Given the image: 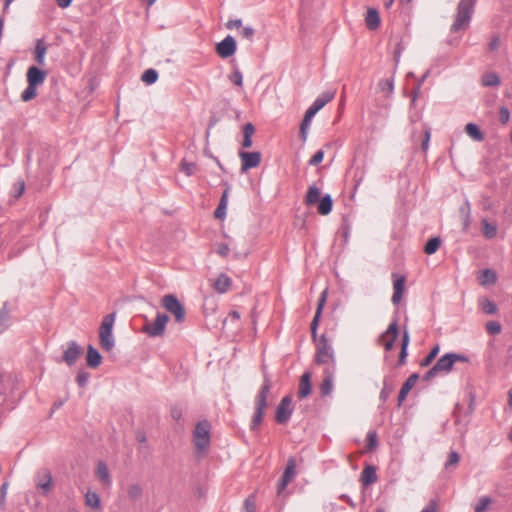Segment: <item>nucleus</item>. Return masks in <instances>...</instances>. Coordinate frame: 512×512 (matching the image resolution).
<instances>
[{
	"label": "nucleus",
	"instance_id": "nucleus-1",
	"mask_svg": "<svg viewBox=\"0 0 512 512\" xmlns=\"http://www.w3.org/2000/svg\"><path fill=\"white\" fill-rule=\"evenodd\" d=\"M272 387L271 379L268 374H264L263 383L255 398V412L250 424V430L255 431L262 423L265 409L267 407V397Z\"/></svg>",
	"mask_w": 512,
	"mask_h": 512
},
{
	"label": "nucleus",
	"instance_id": "nucleus-2",
	"mask_svg": "<svg viewBox=\"0 0 512 512\" xmlns=\"http://www.w3.org/2000/svg\"><path fill=\"white\" fill-rule=\"evenodd\" d=\"M335 97V92L325 91L321 93L312 105L306 110L304 118L300 125V137L303 141L307 139V129L310 126L312 118L321 110L327 103L332 101Z\"/></svg>",
	"mask_w": 512,
	"mask_h": 512
},
{
	"label": "nucleus",
	"instance_id": "nucleus-3",
	"mask_svg": "<svg viewBox=\"0 0 512 512\" xmlns=\"http://www.w3.org/2000/svg\"><path fill=\"white\" fill-rule=\"evenodd\" d=\"M477 0H460L457 5L455 20L450 27L452 33L469 27Z\"/></svg>",
	"mask_w": 512,
	"mask_h": 512
},
{
	"label": "nucleus",
	"instance_id": "nucleus-4",
	"mask_svg": "<svg viewBox=\"0 0 512 512\" xmlns=\"http://www.w3.org/2000/svg\"><path fill=\"white\" fill-rule=\"evenodd\" d=\"M211 425L207 420L196 424L193 432V442L198 454H204L210 445Z\"/></svg>",
	"mask_w": 512,
	"mask_h": 512
},
{
	"label": "nucleus",
	"instance_id": "nucleus-5",
	"mask_svg": "<svg viewBox=\"0 0 512 512\" xmlns=\"http://www.w3.org/2000/svg\"><path fill=\"white\" fill-rule=\"evenodd\" d=\"M161 305L166 311L171 313L177 323H183L186 319V311L183 304L173 294L164 295L161 299Z\"/></svg>",
	"mask_w": 512,
	"mask_h": 512
},
{
	"label": "nucleus",
	"instance_id": "nucleus-6",
	"mask_svg": "<svg viewBox=\"0 0 512 512\" xmlns=\"http://www.w3.org/2000/svg\"><path fill=\"white\" fill-rule=\"evenodd\" d=\"M315 362L328 364L327 367H335L334 351L325 335H322L317 343Z\"/></svg>",
	"mask_w": 512,
	"mask_h": 512
},
{
	"label": "nucleus",
	"instance_id": "nucleus-7",
	"mask_svg": "<svg viewBox=\"0 0 512 512\" xmlns=\"http://www.w3.org/2000/svg\"><path fill=\"white\" fill-rule=\"evenodd\" d=\"M453 359L450 356V353L444 354L440 357L437 362L430 368L423 376L424 381H430L434 377H436L439 373H449L453 368Z\"/></svg>",
	"mask_w": 512,
	"mask_h": 512
},
{
	"label": "nucleus",
	"instance_id": "nucleus-8",
	"mask_svg": "<svg viewBox=\"0 0 512 512\" xmlns=\"http://www.w3.org/2000/svg\"><path fill=\"white\" fill-rule=\"evenodd\" d=\"M168 321L169 317L166 314L158 312L155 320L152 323L145 324L142 330L150 337L163 336Z\"/></svg>",
	"mask_w": 512,
	"mask_h": 512
},
{
	"label": "nucleus",
	"instance_id": "nucleus-9",
	"mask_svg": "<svg viewBox=\"0 0 512 512\" xmlns=\"http://www.w3.org/2000/svg\"><path fill=\"white\" fill-rule=\"evenodd\" d=\"M292 397L290 395L284 396L278 404L275 412V421L278 424H286L292 416Z\"/></svg>",
	"mask_w": 512,
	"mask_h": 512
},
{
	"label": "nucleus",
	"instance_id": "nucleus-10",
	"mask_svg": "<svg viewBox=\"0 0 512 512\" xmlns=\"http://www.w3.org/2000/svg\"><path fill=\"white\" fill-rule=\"evenodd\" d=\"M63 348V361L69 366H73L83 353L82 347L74 340L67 342Z\"/></svg>",
	"mask_w": 512,
	"mask_h": 512
},
{
	"label": "nucleus",
	"instance_id": "nucleus-11",
	"mask_svg": "<svg viewBox=\"0 0 512 512\" xmlns=\"http://www.w3.org/2000/svg\"><path fill=\"white\" fill-rule=\"evenodd\" d=\"M35 485L41 489L43 495H47L53 488L52 475L49 469L43 468L34 476Z\"/></svg>",
	"mask_w": 512,
	"mask_h": 512
},
{
	"label": "nucleus",
	"instance_id": "nucleus-12",
	"mask_svg": "<svg viewBox=\"0 0 512 512\" xmlns=\"http://www.w3.org/2000/svg\"><path fill=\"white\" fill-rule=\"evenodd\" d=\"M239 157L241 159V173L247 172L249 169L256 168L261 163L260 152H245L239 151Z\"/></svg>",
	"mask_w": 512,
	"mask_h": 512
},
{
	"label": "nucleus",
	"instance_id": "nucleus-13",
	"mask_svg": "<svg viewBox=\"0 0 512 512\" xmlns=\"http://www.w3.org/2000/svg\"><path fill=\"white\" fill-rule=\"evenodd\" d=\"M296 476V461L293 457L287 460V465L283 475L278 483L277 493L280 495L287 487L288 483Z\"/></svg>",
	"mask_w": 512,
	"mask_h": 512
},
{
	"label": "nucleus",
	"instance_id": "nucleus-14",
	"mask_svg": "<svg viewBox=\"0 0 512 512\" xmlns=\"http://www.w3.org/2000/svg\"><path fill=\"white\" fill-rule=\"evenodd\" d=\"M236 49V41L231 35H227L216 45V53L223 59L231 57L236 52Z\"/></svg>",
	"mask_w": 512,
	"mask_h": 512
},
{
	"label": "nucleus",
	"instance_id": "nucleus-15",
	"mask_svg": "<svg viewBox=\"0 0 512 512\" xmlns=\"http://www.w3.org/2000/svg\"><path fill=\"white\" fill-rule=\"evenodd\" d=\"M326 299H327V290H324L319 299H318V304H317V309H316V312H315V315L311 321V324H310V329H311V336L313 338V340L315 341L316 340V336H317V329H318V326H319V322H320V318H321V314H322V311H323V308L325 306V303H326Z\"/></svg>",
	"mask_w": 512,
	"mask_h": 512
},
{
	"label": "nucleus",
	"instance_id": "nucleus-16",
	"mask_svg": "<svg viewBox=\"0 0 512 512\" xmlns=\"http://www.w3.org/2000/svg\"><path fill=\"white\" fill-rule=\"evenodd\" d=\"M335 367H326L324 369V379L320 385V392L322 396H328L333 391V378Z\"/></svg>",
	"mask_w": 512,
	"mask_h": 512
},
{
	"label": "nucleus",
	"instance_id": "nucleus-17",
	"mask_svg": "<svg viewBox=\"0 0 512 512\" xmlns=\"http://www.w3.org/2000/svg\"><path fill=\"white\" fill-rule=\"evenodd\" d=\"M419 379L418 373L411 374L407 380L403 383L399 394H398V406L400 407L403 403V401L406 399L407 394L410 392V390L415 386Z\"/></svg>",
	"mask_w": 512,
	"mask_h": 512
},
{
	"label": "nucleus",
	"instance_id": "nucleus-18",
	"mask_svg": "<svg viewBox=\"0 0 512 512\" xmlns=\"http://www.w3.org/2000/svg\"><path fill=\"white\" fill-rule=\"evenodd\" d=\"M223 184L225 185L226 188L223 191L222 196L219 201V204H218V207L216 208V210L214 212L215 218L220 219V220H223L226 216V210H227V205H228V195H229V192L231 189L230 185L227 182H224Z\"/></svg>",
	"mask_w": 512,
	"mask_h": 512
},
{
	"label": "nucleus",
	"instance_id": "nucleus-19",
	"mask_svg": "<svg viewBox=\"0 0 512 512\" xmlns=\"http://www.w3.org/2000/svg\"><path fill=\"white\" fill-rule=\"evenodd\" d=\"M27 82L34 86L41 85L46 78V72L36 66H30L27 70Z\"/></svg>",
	"mask_w": 512,
	"mask_h": 512
},
{
	"label": "nucleus",
	"instance_id": "nucleus-20",
	"mask_svg": "<svg viewBox=\"0 0 512 512\" xmlns=\"http://www.w3.org/2000/svg\"><path fill=\"white\" fill-rule=\"evenodd\" d=\"M99 341L101 348L106 352L112 351L115 346L112 331L99 330Z\"/></svg>",
	"mask_w": 512,
	"mask_h": 512
},
{
	"label": "nucleus",
	"instance_id": "nucleus-21",
	"mask_svg": "<svg viewBox=\"0 0 512 512\" xmlns=\"http://www.w3.org/2000/svg\"><path fill=\"white\" fill-rule=\"evenodd\" d=\"M232 280L231 278L226 275L225 273H221L216 280L213 283V288L218 293H226L230 286H231Z\"/></svg>",
	"mask_w": 512,
	"mask_h": 512
},
{
	"label": "nucleus",
	"instance_id": "nucleus-22",
	"mask_svg": "<svg viewBox=\"0 0 512 512\" xmlns=\"http://www.w3.org/2000/svg\"><path fill=\"white\" fill-rule=\"evenodd\" d=\"M311 374L305 372L300 379L298 397L300 399L307 397L311 393Z\"/></svg>",
	"mask_w": 512,
	"mask_h": 512
},
{
	"label": "nucleus",
	"instance_id": "nucleus-23",
	"mask_svg": "<svg viewBox=\"0 0 512 512\" xmlns=\"http://www.w3.org/2000/svg\"><path fill=\"white\" fill-rule=\"evenodd\" d=\"M365 22L369 30H376L381 23L379 12L375 8H369L365 17Z\"/></svg>",
	"mask_w": 512,
	"mask_h": 512
},
{
	"label": "nucleus",
	"instance_id": "nucleus-24",
	"mask_svg": "<svg viewBox=\"0 0 512 512\" xmlns=\"http://www.w3.org/2000/svg\"><path fill=\"white\" fill-rule=\"evenodd\" d=\"M87 365L91 368H97L102 363V356L92 345L87 348Z\"/></svg>",
	"mask_w": 512,
	"mask_h": 512
},
{
	"label": "nucleus",
	"instance_id": "nucleus-25",
	"mask_svg": "<svg viewBox=\"0 0 512 512\" xmlns=\"http://www.w3.org/2000/svg\"><path fill=\"white\" fill-rule=\"evenodd\" d=\"M377 481L376 468L372 465H367L361 473V482L364 486L371 485Z\"/></svg>",
	"mask_w": 512,
	"mask_h": 512
},
{
	"label": "nucleus",
	"instance_id": "nucleus-26",
	"mask_svg": "<svg viewBox=\"0 0 512 512\" xmlns=\"http://www.w3.org/2000/svg\"><path fill=\"white\" fill-rule=\"evenodd\" d=\"M481 85L483 87L497 88L501 84L499 75L496 72H486L481 76Z\"/></svg>",
	"mask_w": 512,
	"mask_h": 512
},
{
	"label": "nucleus",
	"instance_id": "nucleus-27",
	"mask_svg": "<svg viewBox=\"0 0 512 512\" xmlns=\"http://www.w3.org/2000/svg\"><path fill=\"white\" fill-rule=\"evenodd\" d=\"M96 476L106 487L111 485V477L108 471V467L103 461H99L96 468Z\"/></svg>",
	"mask_w": 512,
	"mask_h": 512
},
{
	"label": "nucleus",
	"instance_id": "nucleus-28",
	"mask_svg": "<svg viewBox=\"0 0 512 512\" xmlns=\"http://www.w3.org/2000/svg\"><path fill=\"white\" fill-rule=\"evenodd\" d=\"M410 337L408 331H404L403 338L401 342V350L398 358V366H403L406 364L407 356H408V345H409Z\"/></svg>",
	"mask_w": 512,
	"mask_h": 512
},
{
	"label": "nucleus",
	"instance_id": "nucleus-29",
	"mask_svg": "<svg viewBox=\"0 0 512 512\" xmlns=\"http://www.w3.org/2000/svg\"><path fill=\"white\" fill-rule=\"evenodd\" d=\"M255 133V127L252 123L248 122L243 126V148H250L253 145L252 136Z\"/></svg>",
	"mask_w": 512,
	"mask_h": 512
},
{
	"label": "nucleus",
	"instance_id": "nucleus-30",
	"mask_svg": "<svg viewBox=\"0 0 512 512\" xmlns=\"http://www.w3.org/2000/svg\"><path fill=\"white\" fill-rule=\"evenodd\" d=\"M465 132L469 137H471L473 140L477 142H482L484 140V134L480 130L479 126L475 123H468L465 126Z\"/></svg>",
	"mask_w": 512,
	"mask_h": 512
},
{
	"label": "nucleus",
	"instance_id": "nucleus-31",
	"mask_svg": "<svg viewBox=\"0 0 512 512\" xmlns=\"http://www.w3.org/2000/svg\"><path fill=\"white\" fill-rule=\"evenodd\" d=\"M482 233L486 239H494L497 236L498 228L494 223H490L487 219L481 221Z\"/></svg>",
	"mask_w": 512,
	"mask_h": 512
},
{
	"label": "nucleus",
	"instance_id": "nucleus-32",
	"mask_svg": "<svg viewBox=\"0 0 512 512\" xmlns=\"http://www.w3.org/2000/svg\"><path fill=\"white\" fill-rule=\"evenodd\" d=\"M333 208V200L332 197L327 194L324 197H322L319 201L318 205V213L321 215H328Z\"/></svg>",
	"mask_w": 512,
	"mask_h": 512
},
{
	"label": "nucleus",
	"instance_id": "nucleus-33",
	"mask_svg": "<svg viewBox=\"0 0 512 512\" xmlns=\"http://www.w3.org/2000/svg\"><path fill=\"white\" fill-rule=\"evenodd\" d=\"M47 47L42 39H38L35 47V60L39 65L45 64V54Z\"/></svg>",
	"mask_w": 512,
	"mask_h": 512
},
{
	"label": "nucleus",
	"instance_id": "nucleus-34",
	"mask_svg": "<svg viewBox=\"0 0 512 512\" xmlns=\"http://www.w3.org/2000/svg\"><path fill=\"white\" fill-rule=\"evenodd\" d=\"M9 309L8 302H4L2 308L0 309V333L4 332L9 326Z\"/></svg>",
	"mask_w": 512,
	"mask_h": 512
},
{
	"label": "nucleus",
	"instance_id": "nucleus-35",
	"mask_svg": "<svg viewBox=\"0 0 512 512\" xmlns=\"http://www.w3.org/2000/svg\"><path fill=\"white\" fill-rule=\"evenodd\" d=\"M319 201H320V190L315 185L310 186L307 191L306 197H305V202L308 205H313Z\"/></svg>",
	"mask_w": 512,
	"mask_h": 512
},
{
	"label": "nucleus",
	"instance_id": "nucleus-36",
	"mask_svg": "<svg viewBox=\"0 0 512 512\" xmlns=\"http://www.w3.org/2000/svg\"><path fill=\"white\" fill-rule=\"evenodd\" d=\"M440 245L441 239L439 237H432L426 242L424 252L428 255H432L439 249Z\"/></svg>",
	"mask_w": 512,
	"mask_h": 512
},
{
	"label": "nucleus",
	"instance_id": "nucleus-37",
	"mask_svg": "<svg viewBox=\"0 0 512 512\" xmlns=\"http://www.w3.org/2000/svg\"><path fill=\"white\" fill-rule=\"evenodd\" d=\"M399 334L398 322L397 319H394L388 326L385 332L380 335L381 339H386L388 337L397 338Z\"/></svg>",
	"mask_w": 512,
	"mask_h": 512
},
{
	"label": "nucleus",
	"instance_id": "nucleus-38",
	"mask_svg": "<svg viewBox=\"0 0 512 512\" xmlns=\"http://www.w3.org/2000/svg\"><path fill=\"white\" fill-rule=\"evenodd\" d=\"M141 80L147 85H152L158 80V72L152 68L147 69L142 74Z\"/></svg>",
	"mask_w": 512,
	"mask_h": 512
},
{
	"label": "nucleus",
	"instance_id": "nucleus-39",
	"mask_svg": "<svg viewBox=\"0 0 512 512\" xmlns=\"http://www.w3.org/2000/svg\"><path fill=\"white\" fill-rule=\"evenodd\" d=\"M480 306L484 313L488 315L495 314L498 311L496 304L487 298H484L480 302Z\"/></svg>",
	"mask_w": 512,
	"mask_h": 512
},
{
	"label": "nucleus",
	"instance_id": "nucleus-40",
	"mask_svg": "<svg viewBox=\"0 0 512 512\" xmlns=\"http://www.w3.org/2000/svg\"><path fill=\"white\" fill-rule=\"evenodd\" d=\"M439 350H440L439 345H438V344H437V345H435V346L431 349V351L428 353V355H427L424 359H422V360H421V362H420V366H421V367H427V366H429V365L433 362V360L437 357V355H438V353H439Z\"/></svg>",
	"mask_w": 512,
	"mask_h": 512
},
{
	"label": "nucleus",
	"instance_id": "nucleus-41",
	"mask_svg": "<svg viewBox=\"0 0 512 512\" xmlns=\"http://www.w3.org/2000/svg\"><path fill=\"white\" fill-rule=\"evenodd\" d=\"M114 322H115V313L107 314L103 318L99 330H102V331H112Z\"/></svg>",
	"mask_w": 512,
	"mask_h": 512
},
{
	"label": "nucleus",
	"instance_id": "nucleus-42",
	"mask_svg": "<svg viewBox=\"0 0 512 512\" xmlns=\"http://www.w3.org/2000/svg\"><path fill=\"white\" fill-rule=\"evenodd\" d=\"M85 502L92 508H98L100 506V498L95 492H87L85 495Z\"/></svg>",
	"mask_w": 512,
	"mask_h": 512
},
{
	"label": "nucleus",
	"instance_id": "nucleus-43",
	"mask_svg": "<svg viewBox=\"0 0 512 512\" xmlns=\"http://www.w3.org/2000/svg\"><path fill=\"white\" fill-rule=\"evenodd\" d=\"M127 494L131 500L136 501L142 495V488L139 484H132L128 487Z\"/></svg>",
	"mask_w": 512,
	"mask_h": 512
},
{
	"label": "nucleus",
	"instance_id": "nucleus-44",
	"mask_svg": "<svg viewBox=\"0 0 512 512\" xmlns=\"http://www.w3.org/2000/svg\"><path fill=\"white\" fill-rule=\"evenodd\" d=\"M36 89L37 86L28 83L26 89L21 94L22 101L27 102L32 100L36 96Z\"/></svg>",
	"mask_w": 512,
	"mask_h": 512
},
{
	"label": "nucleus",
	"instance_id": "nucleus-45",
	"mask_svg": "<svg viewBox=\"0 0 512 512\" xmlns=\"http://www.w3.org/2000/svg\"><path fill=\"white\" fill-rule=\"evenodd\" d=\"M492 503V499L488 496L481 497L474 507L475 512H485L488 506Z\"/></svg>",
	"mask_w": 512,
	"mask_h": 512
},
{
	"label": "nucleus",
	"instance_id": "nucleus-46",
	"mask_svg": "<svg viewBox=\"0 0 512 512\" xmlns=\"http://www.w3.org/2000/svg\"><path fill=\"white\" fill-rule=\"evenodd\" d=\"M502 326L498 321H489L486 323V331L489 335H498L501 333Z\"/></svg>",
	"mask_w": 512,
	"mask_h": 512
},
{
	"label": "nucleus",
	"instance_id": "nucleus-47",
	"mask_svg": "<svg viewBox=\"0 0 512 512\" xmlns=\"http://www.w3.org/2000/svg\"><path fill=\"white\" fill-rule=\"evenodd\" d=\"M181 171L185 173L186 176H191L195 173L197 166L193 162H187L185 160H182L181 164Z\"/></svg>",
	"mask_w": 512,
	"mask_h": 512
},
{
	"label": "nucleus",
	"instance_id": "nucleus-48",
	"mask_svg": "<svg viewBox=\"0 0 512 512\" xmlns=\"http://www.w3.org/2000/svg\"><path fill=\"white\" fill-rule=\"evenodd\" d=\"M378 86L382 91H387L389 94H391L394 90L393 77L380 80Z\"/></svg>",
	"mask_w": 512,
	"mask_h": 512
},
{
	"label": "nucleus",
	"instance_id": "nucleus-49",
	"mask_svg": "<svg viewBox=\"0 0 512 512\" xmlns=\"http://www.w3.org/2000/svg\"><path fill=\"white\" fill-rule=\"evenodd\" d=\"M89 378H90V373L87 372L86 370L81 369L78 371V374L76 377V382L79 387H85L89 381Z\"/></svg>",
	"mask_w": 512,
	"mask_h": 512
},
{
	"label": "nucleus",
	"instance_id": "nucleus-50",
	"mask_svg": "<svg viewBox=\"0 0 512 512\" xmlns=\"http://www.w3.org/2000/svg\"><path fill=\"white\" fill-rule=\"evenodd\" d=\"M377 446V433L376 431H369L367 433V450L373 451Z\"/></svg>",
	"mask_w": 512,
	"mask_h": 512
},
{
	"label": "nucleus",
	"instance_id": "nucleus-51",
	"mask_svg": "<svg viewBox=\"0 0 512 512\" xmlns=\"http://www.w3.org/2000/svg\"><path fill=\"white\" fill-rule=\"evenodd\" d=\"M460 456L456 451H451L448 455V459L445 463V468L448 469L451 466H455L459 463Z\"/></svg>",
	"mask_w": 512,
	"mask_h": 512
},
{
	"label": "nucleus",
	"instance_id": "nucleus-52",
	"mask_svg": "<svg viewBox=\"0 0 512 512\" xmlns=\"http://www.w3.org/2000/svg\"><path fill=\"white\" fill-rule=\"evenodd\" d=\"M429 75V71H426L425 74L421 77V79L419 80L417 86L415 89H413L412 91V100H411V104H415L416 102V99L418 97V94H419V91H420V87L421 85L424 83L425 79L428 77Z\"/></svg>",
	"mask_w": 512,
	"mask_h": 512
},
{
	"label": "nucleus",
	"instance_id": "nucleus-53",
	"mask_svg": "<svg viewBox=\"0 0 512 512\" xmlns=\"http://www.w3.org/2000/svg\"><path fill=\"white\" fill-rule=\"evenodd\" d=\"M256 504L254 500V495L249 496L244 501L243 512H255Z\"/></svg>",
	"mask_w": 512,
	"mask_h": 512
},
{
	"label": "nucleus",
	"instance_id": "nucleus-54",
	"mask_svg": "<svg viewBox=\"0 0 512 512\" xmlns=\"http://www.w3.org/2000/svg\"><path fill=\"white\" fill-rule=\"evenodd\" d=\"M406 278L404 276H400L394 280L393 289L394 292L402 293L404 292Z\"/></svg>",
	"mask_w": 512,
	"mask_h": 512
},
{
	"label": "nucleus",
	"instance_id": "nucleus-55",
	"mask_svg": "<svg viewBox=\"0 0 512 512\" xmlns=\"http://www.w3.org/2000/svg\"><path fill=\"white\" fill-rule=\"evenodd\" d=\"M229 79L232 83H234L235 85L239 86V87H242L243 85V75L242 73L236 69L230 76H229Z\"/></svg>",
	"mask_w": 512,
	"mask_h": 512
},
{
	"label": "nucleus",
	"instance_id": "nucleus-56",
	"mask_svg": "<svg viewBox=\"0 0 512 512\" xmlns=\"http://www.w3.org/2000/svg\"><path fill=\"white\" fill-rule=\"evenodd\" d=\"M510 120V112L507 107L501 106L499 108V121L502 124H507Z\"/></svg>",
	"mask_w": 512,
	"mask_h": 512
},
{
	"label": "nucleus",
	"instance_id": "nucleus-57",
	"mask_svg": "<svg viewBox=\"0 0 512 512\" xmlns=\"http://www.w3.org/2000/svg\"><path fill=\"white\" fill-rule=\"evenodd\" d=\"M254 34H255V30L251 26L243 27L240 30L241 37L244 38V39H247L249 41H252Z\"/></svg>",
	"mask_w": 512,
	"mask_h": 512
},
{
	"label": "nucleus",
	"instance_id": "nucleus-58",
	"mask_svg": "<svg viewBox=\"0 0 512 512\" xmlns=\"http://www.w3.org/2000/svg\"><path fill=\"white\" fill-rule=\"evenodd\" d=\"M391 392H392V387L388 386L386 381H384L383 388L381 389L380 394H379L380 400L385 402L389 398Z\"/></svg>",
	"mask_w": 512,
	"mask_h": 512
},
{
	"label": "nucleus",
	"instance_id": "nucleus-59",
	"mask_svg": "<svg viewBox=\"0 0 512 512\" xmlns=\"http://www.w3.org/2000/svg\"><path fill=\"white\" fill-rule=\"evenodd\" d=\"M324 152L323 150H318L309 160V164L312 166H316L323 161Z\"/></svg>",
	"mask_w": 512,
	"mask_h": 512
},
{
	"label": "nucleus",
	"instance_id": "nucleus-60",
	"mask_svg": "<svg viewBox=\"0 0 512 512\" xmlns=\"http://www.w3.org/2000/svg\"><path fill=\"white\" fill-rule=\"evenodd\" d=\"M396 339H397V338H393V337H388V338H386V339H381V338L379 337V342H380V343H382V345H383V347H384V349H385L386 351H390V350H392V349H393V347H394V343H395V340H396Z\"/></svg>",
	"mask_w": 512,
	"mask_h": 512
},
{
	"label": "nucleus",
	"instance_id": "nucleus-61",
	"mask_svg": "<svg viewBox=\"0 0 512 512\" xmlns=\"http://www.w3.org/2000/svg\"><path fill=\"white\" fill-rule=\"evenodd\" d=\"M8 489V482H4L0 487V507L4 508L5 506V498Z\"/></svg>",
	"mask_w": 512,
	"mask_h": 512
},
{
	"label": "nucleus",
	"instance_id": "nucleus-62",
	"mask_svg": "<svg viewBox=\"0 0 512 512\" xmlns=\"http://www.w3.org/2000/svg\"><path fill=\"white\" fill-rule=\"evenodd\" d=\"M483 274L485 276V282H488V283H495L496 280H497V277H496V274L494 271L490 270V269H485L483 271Z\"/></svg>",
	"mask_w": 512,
	"mask_h": 512
},
{
	"label": "nucleus",
	"instance_id": "nucleus-63",
	"mask_svg": "<svg viewBox=\"0 0 512 512\" xmlns=\"http://www.w3.org/2000/svg\"><path fill=\"white\" fill-rule=\"evenodd\" d=\"M420 512H437V499H431L429 504Z\"/></svg>",
	"mask_w": 512,
	"mask_h": 512
},
{
	"label": "nucleus",
	"instance_id": "nucleus-64",
	"mask_svg": "<svg viewBox=\"0 0 512 512\" xmlns=\"http://www.w3.org/2000/svg\"><path fill=\"white\" fill-rule=\"evenodd\" d=\"M489 49L491 51L497 50L500 46V37L499 36H493L488 44Z\"/></svg>",
	"mask_w": 512,
	"mask_h": 512
}]
</instances>
